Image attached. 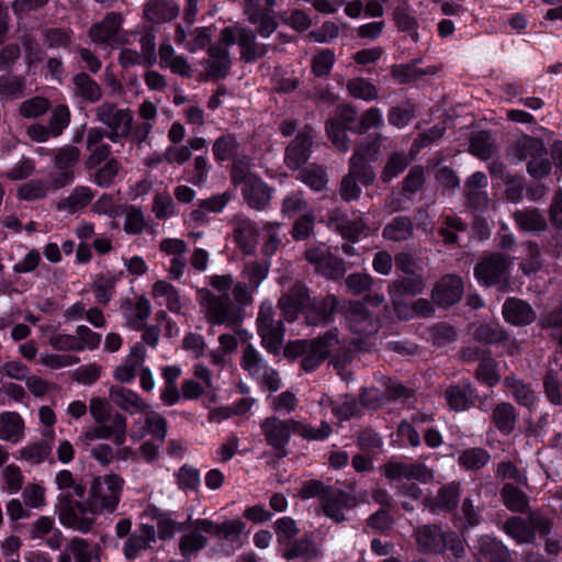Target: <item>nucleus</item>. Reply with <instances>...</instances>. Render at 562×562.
Returning a JSON list of instances; mask_svg holds the SVG:
<instances>
[{"label":"nucleus","mask_w":562,"mask_h":562,"mask_svg":"<svg viewBox=\"0 0 562 562\" xmlns=\"http://www.w3.org/2000/svg\"><path fill=\"white\" fill-rule=\"evenodd\" d=\"M338 342L337 330L335 329L316 339L292 341L286 345L285 353L292 358L301 357L303 370L311 372L321 366Z\"/></svg>","instance_id":"f257e3e1"},{"label":"nucleus","mask_w":562,"mask_h":562,"mask_svg":"<svg viewBox=\"0 0 562 562\" xmlns=\"http://www.w3.org/2000/svg\"><path fill=\"white\" fill-rule=\"evenodd\" d=\"M124 479L116 473L95 476L89 487L88 501L98 514L114 513L120 504Z\"/></svg>","instance_id":"f03ea898"},{"label":"nucleus","mask_w":562,"mask_h":562,"mask_svg":"<svg viewBox=\"0 0 562 562\" xmlns=\"http://www.w3.org/2000/svg\"><path fill=\"white\" fill-rule=\"evenodd\" d=\"M232 181L241 184V193L249 206L262 210L271 199L268 186L250 171V164L244 159H235L232 167Z\"/></svg>","instance_id":"7ed1b4c3"},{"label":"nucleus","mask_w":562,"mask_h":562,"mask_svg":"<svg viewBox=\"0 0 562 562\" xmlns=\"http://www.w3.org/2000/svg\"><path fill=\"white\" fill-rule=\"evenodd\" d=\"M199 297L205 318L212 325L233 327L244 318L241 308L233 304L228 294L214 295L210 291H200Z\"/></svg>","instance_id":"20e7f679"},{"label":"nucleus","mask_w":562,"mask_h":562,"mask_svg":"<svg viewBox=\"0 0 562 562\" xmlns=\"http://www.w3.org/2000/svg\"><path fill=\"white\" fill-rule=\"evenodd\" d=\"M57 513L63 526L83 533L91 530L94 518L99 515L88 499L80 502L70 498L59 499Z\"/></svg>","instance_id":"39448f33"},{"label":"nucleus","mask_w":562,"mask_h":562,"mask_svg":"<svg viewBox=\"0 0 562 562\" xmlns=\"http://www.w3.org/2000/svg\"><path fill=\"white\" fill-rule=\"evenodd\" d=\"M95 115L100 123L106 127L105 137L116 143L128 136L133 113L128 109H120L114 103L103 102L95 109Z\"/></svg>","instance_id":"423d86ee"},{"label":"nucleus","mask_w":562,"mask_h":562,"mask_svg":"<svg viewBox=\"0 0 562 562\" xmlns=\"http://www.w3.org/2000/svg\"><path fill=\"white\" fill-rule=\"evenodd\" d=\"M515 154L518 160L529 159L527 170L533 178H543L551 170V161L544 144L532 137H525L517 142Z\"/></svg>","instance_id":"0eeeda50"},{"label":"nucleus","mask_w":562,"mask_h":562,"mask_svg":"<svg viewBox=\"0 0 562 562\" xmlns=\"http://www.w3.org/2000/svg\"><path fill=\"white\" fill-rule=\"evenodd\" d=\"M240 366L250 376L267 386L271 392L280 389L281 380L278 372L267 364L260 352L251 345L243 350Z\"/></svg>","instance_id":"6e6552de"},{"label":"nucleus","mask_w":562,"mask_h":562,"mask_svg":"<svg viewBox=\"0 0 562 562\" xmlns=\"http://www.w3.org/2000/svg\"><path fill=\"white\" fill-rule=\"evenodd\" d=\"M374 172L369 165L364 164L361 153H355L350 158L349 172L344 177L340 187V195L344 200H355L360 195V187L357 179L361 183L368 186L374 181Z\"/></svg>","instance_id":"1a4fd4ad"},{"label":"nucleus","mask_w":562,"mask_h":562,"mask_svg":"<svg viewBox=\"0 0 562 562\" xmlns=\"http://www.w3.org/2000/svg\"><path fill=\"white\" fill-rule=\"evenodd\" d=\"M122 15L111 12L101 22L90 27L89 37L94 44L105 47L123 44L125 43V34L122 30Z\"/></svg>","instance_id":"9d476101"},{"label":"nucleus","mask_w":562,"mask_h":562,"mask_svg":"<svg viewBox=\"0 0 562 562\" xmlns=\"http://www.w3.org/2000/svg\"><path fill=\"white\" fill-rule=\"evenodd\" d=\"M126 417L122 414H115L111 419V425H97L82 431L78 438L83 446H90L94 440L112 439L116 446H122L126 441Z\"/></svg>","instance_id":"9b49d317"},{"label":"nucleus","mask_w":562,"mask_h":562,"mask_svg":"<svg viewBox=\"0 0 562 562\" xmlns=\"http://www.w3.org/2000/svg\"><path fill=\"white\" fill-rule=\"evenodd\" d=\"M306 260L314 266L317 273L328 278L338 279L346 273L344 262L333 256L325 245H317L305 251Z\"/></svg>","instance_id":"f8f14e48"},{"label":"nucleus","mask_w":562,"mask_h":562,"mask_svg":"<svg viewBox=\"0 0 562 562\" xmlns=\"http://www.w3.org/2000/svg\"><path fill=\"white\" fill-rule=\"evenodd\" d=\"M221 42L225 45L237 43L241 47L246 60H252L266 53L265 47L256 43L255 33L240 26L225 27L221 34Z\"/></svg>","instance_id":"ddd939ff"},{"label":"nucleus","mask_w":562,"mask_h":562,"mask_svg":"<svg viewBox=\"0 0 562 562\" xmlns=\"http://www.w3.org/2000/svg\"><path fill=\"white\" fill-rule=\"evenodd\" d=\"M143 419H136L130 431V438L137 442L145 436L150 435L158 440H164L167 435V422L162 415L148 408L143 412Z\"/></svg>","instance_id":"4468645a"},{"label":"nucleus","mask_w":562,"mask_h":562,"mask_svg":"<svg viewBox=\"0 0 562 562\" xmlns=\"http://www.w3.org/2000/svg\"><path fill=\"white\" fill-rule=\"evenodd\" d=\"M293 420H282L276 416L265 418L260 423V429L266 442L276 450L283 449L290 441L291 432H294Z\"/></svg>","instance_id":"2eb2a0df"},{"label":"nucleus","mask_w":562,"mask_h":562,"mask_svg":"<svg viewBox=\"0 0 562 562\" xmlns=\"http://www.w3.org/2000/svg\"><path fill=\"white\" fill-rule=\"evenodd\" d=\"M510 266L501 255H493L482 260L474 270L476 279L485 285L506 283L507 271Z\"/></svg>","instance_id":"dca6fc26"},{"label":"nucleus","mask_w":562,"mask_h":562,"mask_svg":"<svg viewBox=\"0 0 562 562\" xmlns=\"http://www.w3.org/2000/svg\"><path fill=\"white\" fill-rule=\"evenodd\" d=\"M159 250L171 258L168 273L172 279L179 280L187 267V244L179 238H165L159 244Z\"/></svg>","instance_id":"f3484780"},{"label":"nucleus","mask_w":562,"mask_h":562,"mask_svg":"<svg viewBox=\"0 0 562 562\" xmlns=\"http://www.w3.org/2000/svg\"><path fill=\"white\" fill-rule=\"evenodd\" d=\"M384 475L393 481L416 480L424 483L432 479L431 471L420 463L389 462L384 467Z\"/></svg>","instance_id":"a211bd4d"},{"label":"nucleus","mask_w":562,"mask_h":562,"mask_svg":"<svg viewBox=\"0 0 562 562\" xmlns=\"http://www.w3.org/2000/svg\"><path fill=\"white\" fill-rule=\"evenodd\" d=\"M463 294L462 280L453 274L445 276L432 291V300L441 306H449L460 301Z\"/></svg>","instance_id":"6ab92c4d"},{"label":"nucleus","mask_w":562,"mask_h":562,"mask_svg":"<svg viewBox=\"0 0 562 562\" xmlns=\"http://www.w3.org/2000/svg\"><path fill=\"white\" fill-rule=\"evenodd\" d=\"M150 296L157 305L166 306L170 312L176 314L182 313L184 301L179 291L168 281H156L153 284Z\"/></svg>","instance_id":"aec40b11"},{"label":"nucleus","mask_w":562,"mask_h":562,"mask_svg":"<svg viewBox=\"0 0 562 562\" xmlns=\"http://www.w3.org/2000/svg\"><path fill=\"white\" fill-rule=\"evenodd\" d=\"M155 540L156 527L154 525L143 524L124 542V557L128 560L137 558L143 551L147 550Z\"/></svg>","instance_id":"412c9836"},{"label":"nucleus","mask_w":562,"mask_h":562,"mask_svg":"<svg viewBox=\"0 0 562 562\" xmlns=\"http://www.w3.org/2000/svg\"><path fill=\"white\" fill-rule=\"evenodd\" d=\"M312 132H300L286 148L285 162L289 168L297 169L307 161L311 154Z\"/></svg>","instance_id":"4be33fe9"},{"label":"nucleus","mask_w":562,"mask_h":562,"mask_svg":"<svg viewBox=\"0 0 562 562\" xmlns=\"http://www.w3.org/2000/svg\"><path fill=\"white\" fill-rule=\"evenodd\" d=\"M109 396L117 407L131 415L142 414L150 408V405L136 392L123 386H112Z\"/></svg>","instance_id":"5701e85b"},{"label":"nucleus","mask_w":562,"mask_h":562,"mask_svg":"<svg viewBox=\"0 0 562 562\" xmlns=\"http://www.w3.org/2000/svg\"><path fill=\"white\" fill-rule=\"evenodd\" d=\"M356 113L349 109H342L337 117L326 123V130L333 145L340 151H347L349 148V138L345 126L355 120Z\"/></svg>","instance_id":"b1692460"},{"label":"nucleus","mask_w":562,"mask_h":562,"mask_svg":"<svg viewBox=\"0 0 562 562\" xmlns=\"http://www.w3.org/2000/svg\"><path fill=\"white\" fill-rule=\"evenodd\" d=\"M346 319L356 334H372L378 330V324L361 302L349 303Z\"/></svg>","instance_id":"393cba45"},{"label":"nucleus","mask_w":562,"mask_h":562,"mask_svg":"<svg viewBox=\"0 0 562 562\" xmlns=\"http://www.w3.org/2000/svg\"><path fill=\"white\" fill-rule=\"evenodd\" d=\"M104 131L99 127H91L87 132V150L89 156L86 160V167L93 169L104 161L110 154V146L103 143Z\"/></svg>","instance_id":"a878e982"},{"label":"nucleus","mask_w":562,"mask_h":562,"mask_svg":"<svg viewBox=\"0 0 562 562\" xmlns=\"http://www.w3.org/2000/svg\"><path fill=\"white\" fill-rule=\"evenodd\" d=\"M310 301L307 290L301 283H295L289 293H284L278 303L284 318L286 321H294L299 311L304 307Z\"/></svg>","instance_id":"bb28decb"},{"label":"nucleus","mask_w":562,"mask_h":562,"mask_svg":"<svg viewBox=\"0 0 562 562\" xmlns=\"http://www.w3.org/2000/svg\"><path fill=\"white\" fill-rule=\"evenodd\" d=\"M424 290V282L419 274L413 272L405 274L401 280L393 283L390 288V293L393 300V304L396 313L400 316L408 317L409 314H402L401 302L397 297V293L403 292L408 295L420 294Z\"/></svg>","instance_id":"cd10ccee"},{"label":"nucleus","mask_w":562,"mask_h":562,"mask_svg":"<svg viewBox=\"0 0 562 562\" xmlns=\"http://www.w3.org/2000/svg\"><path fill=\"white\" fill-rule=\"evenodd\" d=\"M198 528L205 533L223 537L227 541H235L245 530L246 525L239 519L227 520L221 525H215L209 519H198Z\"/></svg>","instance_id":"c85d7f7f"},{"label":"nucleus","mask_w":562,"mask_h":562,"mask_svg":"<svg viewBox=\"0 0 562 562\" xmlns=\"http://www.w3.org/2000/svg\"><path fill=\"white\" fill-rule=\"evenodd\" d=\"M503 315L513 325L524 326L532 323L536 313L532 307L519 299H508L503 305Z\"/></svg>","instance_id":"c756f323"},{"label":"nucleus","mask_w":562,"mask_h":562,"mask_svg":"<svg viewBox=\"0 0 562 562\" xmlns=\"http://www.w3.org/2000/svg\"><path fill=\"white\" fill-rule=\"evenodd\" d=\"M355 506V498L347 493L336 491L329 493L323 501V510L336 522L346 519L344 509Z\"/></svg>","instance_id":"7c9ffc66"},{"label":"nucleus","mask_w":562,"mask_h":562,"mask_svg":"<svg viewBox=\"0 0 562 562\" xmlns=\"http://www.w3.org/2000/svg\"><path fill=\"white\" fill-rule=\"evenodd\" d=\"M179 7L172 0H151L144 9V16L153 23H164L176 19Z\"/></svg>","instance_id":"2f4dec72"},{"label":"nucleus","mask_w":562,"mask_h":562,"mask_svg":"<svg viewBox=\"0 0 562 562\" xmlns=\"http://www.w3.org/2000/svg\"><path fill=\"white\" fill-rule=\"evenodd\" d=\"M447 537L437 526H423L416 531L418 546L430 552H441L447 544Z\"/></svg>","instance_id":"473e14b6"},{"label":"nucleus","mask_w":562,"mask_h":562,"mask_svg":"<svg viewBox=\"0 0 562 562\" xmlns=\"http://www.w3.org/2000/svg\"><path fill=\"white\" fill-rule=\"evenodd\" d=\"M94 194L88 187H76L71 193L57 202V209L68 214H75L90 204Z\"/></svg>","instance_id":"72a5a7b5"},{"label":"nucleus","mask_w":562,"mask_h":562,"mask_svg":"<svg viewBox=\"0 0 562 562\" xmlns=\"http://www.w3.org/2000/svg\"><path fill=\"white\" fill-rule=\"evenodd\" d=\"M24 437V422L18 413L5 412L0 414V439L19 442Z\"/></svg>","instance_id":"f704fd0d"},{"label":"nucleus","mask_w":562,"mask_h":562,"mask_svg":"<svg viewBox=\"0 0 562 562\" xmlns=\"http://www.w3.org/2000/svg\"><path fill=\"white\" fill-rule=\"evenodd\" d=\"M145 353L146 351L143 346L137 345L133 347L127 360L115 369L114 378L123 383L133 381L137 370L144 362Z\"/></svg>","instance_id":"c9c22d12"},{"label":"nucleus","mask_w":562,"mask_h":562,"mask_svg":"<svg viewBox=\"0 0 562 562\" xmlns=\"http://www.w3.org/2000/svg\"><path fill=\"white\" fill-rule=\"evenodd\" d=\"M328 226L338 232L344 238L352 241L366 234L367 224L362 220L351 221L342 215L334 214L328 220Z\"/></svg>","instance_id":"e433bc0d"},{"label":"nucleus","mask_w":562,"mask_h":562,"mask_svg":"<svg viewBox=\"0 0 562 562\" xmlns=\"http://www.w3.org/2000/svg\"><path fill=\"white\" fill-rule=\"evenodd\" d=\"M487 186V178L483 172H474L465 183V194L470 203L477 210L488 203L487 193L484 189Z\"/></svg>","instance_id":"4c0bfd02"},{"label":"nucleus","mask_w":562,"mask_h":562,"mask_svg":"<svg viewBox=\"0 0 562 562\" xmlns=\"http://www.w3.org/2000/svg\"><path fill=\"white\" fill-rule=\"evenodd\" d=\"M234 238L245 254H251L257 245L258 232L249 220L240 218L235 222Z\"/></svg>","instance_id":"58836bf2"},{"label":"nucleus","mask_w":562,"mask_h":562,"mask_svg":"<svg viewBox=\"0 0 562 562\" xmlns=\"http://www.w3.org/2000/svg\"><path fill=\"white\" fill-rule=\"evenodd\" d=\"M517 227L524 232L540 233L547 228V220L538 209H524L514 213Z\"/></svg>","instance_id":"ea45409f"},{"label":"nucleus","mask_w":562,"mask_h":562,"mask_svg":"<svg viewBox=\"0 0 562 562\" xmlns=\"http://www.w3.org/2000/svg\"><path fill=\"white\" fill-rule=\"evenodd\" d=\"M282 557L286 560L299 559L303 562H310L319 557V549L311 539L303 538L293 544L286 546Z\"/></svg>","instance_id":"a19ab883"},{"label":"nucleus","mask_w":562,"mask_h":562,"mask_svg":"<svg viewBox=\"0 0 562 562\" xmlns=\"http://www.w3.org/2000/svg\"><path fill=\"white\" fill-rule=\"evenodd\" d=\"M459 498V485L456 483H450L446 486H442L436 498L426 499V505L430 508L431 512L439 510H451L457 506V502Z\"/></svg>","instance_id":"79ce46f5"},{"label":"nucleus","mask_w":562,"mask_h":562,"mask_svg":"<svg viewBox=\"0 0 562 562\" xmlns=\"http://www.w3.org/2000/svg\"><path fill=\"white\" fill-rule=\"evenodd\" d=\"M475 397L474 390L470 383L450 386L446 391V400L454 411H464Z\"/></svg>","instance_id":"37998d69"},{"label":"nucleus","mask_w":562,"mask_h":562,"mask_svg":"<svg viewBox=\"0 0 562 562\" xmlns=\"http://www.w3.org/2000/svg\"><path fill=\"white\" fill-rule=\"evenodd\" d=\"M477 554L480 562H504L507 558L503 546L488 536L479 540Z\"/></svg>","instance_id":"c03bdc74"},{"label":"nucleus","mask_w":562,"mask_h":562,"mask_svg":"<svg viewBox=\"0 0 562 562\" xmlns=\"http://www.w3.org/2000/svg\"><path fill=\"white\" fill-rule=\"evenodd\" d=\"M75 94L89 102H97L102 97L100 86L88 75L77 74L74 79Z\"/></svg>","instance_id":"a18cd8bd"},{"label":"nucleus","mask_w":562,"mask_h":562,"mask_svg":"<svg viewBox=\"0 0 562 562\" xmlns=\"http://www.w3.org/2000/svg\"><path fill=\"white\" fill-rule=\"evenodd\" d=\"M238 150V143L234 135L227 134L217 138L213 144V154L216 160L224 161L229 158H233V162L235 159H244L250 164V159L246 156H237L236 153Z\"/></svg>","instance_id":"49530a36"},{"label":"nucleus","mask_w":562,"mask_h":562,"mask_svg":"<svg viewBox=\"0 0 562 562\" xmlns=\"http://www.w3.org/2000/svg\"><path fill=\"white\" fill-rule=\"evenodd\" d=\"M52 446L46 441H36L26 445L18 451V459L32 465L43 463L50 454Z\"/></svg>","instance_id":"de8ad7c7"},{"label":"nucleus","mask_w":562,"mask_h":562,"mask_svg":"<svg viewBox=\"0 0 562 562\" xmlns=\"http://www.w3.org/2000/svg\"><path fill=\"white\" fill-rule=\"evenodd\" d=\"M492 419L502 434L509 435L516 424L515 408L508 403H501L493 409Z\"/></svg>","instance_id":"09e8293b"},{"label":"nucleus","mask_w":562,"mask_h":562,"mask_svg":"<svg viewBox=\"0 0 562 562\" xmlns=\"http://www.w3.org/2000/svg\"><path fill=\"white\" fill-rule=\"evenodd\" d=\"M413 223L406 216L393 218L383 229V237L393 240L402 241L412 236Z\"/></svg>","instance_id":"8fccbe9b"},{"label":"nucleus","mask_w":562,"mask_h":562,"mask_svg":"<svg viewBox=\"0 0 562 562\" xmlns=\"http://www.w3.org/2000/svg\"><path fill=\"white\" fill-rule=\"evenodd\" d=\"M258 334L261 337L262 346L270 352L277 353L283 344V326L276 322L266 327H259Z\"/></svg>","instance_id":"3c124183"},{"label":"nucleus","mask_w":562,"mask_h":562,"mask_svg":"<svg viewBox=\"0 0 562 562\" xmlns=\"http://www.w3.org/2000/svg\"><path fill=\"white\" fill-rule=\"evenodd\" d=\"M116 282L117 277L112 273L100 274L94 279L92 292L100 304L106 305L111 301Z\"/></svg>","instance_id":"603ef678"},{"label":"nucleus","mask_w":562,"mask_h":562,"mask_svg":"<svg viewBox=\"0 0 562 562\" xmlns=\"http://www.w3.org/2000/svg\"><path fill=\"white\" fill-rule=\"evenodd\" d=\"M348 93L363 101H373L378 98V89L375 86L366 78L357 77L347 82Z\"/></svg>","instance_id":"864d4df0"},{"label":"nucleus","mask_w":562,"mask_h":562,"mask_svg":"<svg viewBox=\"0 0 562 562\" xmlns=\"http://www.w3.org/2000/svg\"><path fill=\"white\" fill-rule=\"evenodd\" d=\"M321 405L329 404L331 413L340 420H347L360 414V406L352 397H345L342 401L333 402L329 398L321 400Z\"/></svg>","instance_id":"5fc2aeb1"},{"label":"nucleus","mask_w":562,"mask_h":562,"mask_svg":"<svg viewBox=\"0 0 562 562\" xmlns=\"http://www.w3.org/2000/svg\"><path fill=\"white\" fill-rule=\"evenodd\" d=\"M247 3H248V8H247V14H248V20L250 23L255 24V25H258V31L259 33L261 34V36L263 37H268L270 34H272L277 27V23L274 21V19L268 14V13H262L260 11H251V7L254 4V2H256L257 0H246Z\"/></svg>","instance_id":"6e6d98bb"},{"label":"nucleus","mask_w":562,"mask_h":562,"mask_svg":"<svg viewBox=\"0 0 562 562\" xmlns=\"http://www.w3.org/2000/svg\"><path fill=\"white\" fill-rule=\"evenodd\" d=\"M95 549V546H92L86 539L74 538L61 554H68L70 559L74 557L76 562H91Z\"/></svg>","instance_id":"4d7b16f0"},{"label":"nucleus","mask_w":562,"mask_h":562,"mask_svg":"<svg viewBox=\"0 0 562 562\" xmlns=\"http://www.w3.org/2000/svg\"><path fill=\"white\" fill-rule=\"evenodd\" d=\"M269 266L260 262H248L245 265L241 277L252 290H257L262 281L268 277Z\"/></svg>","instance_id":"13d9d810"},{"label":"nucleus","mask_w":562,"mask_h":562,"mask_svg":"<svg viewBox=\"0 0 562 562\" xmlns=\"http://www.w3.org/2000/svg\"><path fill=\"white\" fill-rule=\"evenodd\" d=\"M193 528L192 532L184 535L180 540V551L184 557L203 549L206 544V538L202 535L204 531L198 528V520L194 521Z\"/></svg>","instance_id":"bf43d9fd"},{"label":"nucleus","mask_w":562,"mask_h":562,"mask_svg":"<svg viewBox=\"0 0 562 562\" xmlns=\"http://www.w3.org/2000/svg\"><path fill=\"white\" fill-rule=\"evenodd\" d=\"M417 60L411 64H401L392 67V76L400 83H407L415 80H418L424 75L428 72H434L432 70H425L417 66Z\"/></svg>","instance_id":"052dcab7"},{"label":"nucleus","mask_w":562,"mask_h":562,"mask_svg":"<svg viewBox=\"0 0 562 562\" xmlns=\"http://www.w3.org/2000/svg\"><path fill=\"white\" fill-rule=\"evenodd\" d=\"M490 461V454L482 448H470L461 452L459 463L468 470L483 468Z\"/></svg>","instance_id":"680f3d73"},{"label":"nucleus","mask_w":562,"mask_h":562,"mask_svg":"<svg viewBox=\"0 0 562 562\" xmlns=\"http://www.w3.org/2000/svg\"><path fill=\"white\" fill-rule=\"evenodd\" d=\"M231 60L228 52L225 48L213 47L210 50L207 60V70L213 76H224L229 68Z\"/></svg>","instance_id":"e2e57ef3"},{"label":"nucleus","mask_w":562,"mask_h":562,"mask_svg":"<svg viewBox=\"0 0 562 562\" xmlns=\"http://www.w3.org/2000/svg\"><path fill=\"white\" fill-rule=\"evenodd\" d=\"M292 425L294 426V432L308 440H324L331 434V427L327 422H323L318 428L299 420H293Z\"/></svg>","instance_id":"0e129e2a"},{"label":"nucleus","mask_w":562,"mask_h":562,"mask_svg":"<svg viewBox=\"0 0 562 562\" xmlns=\"http://www.w3.org/2000/svg\"><path fill=\"white\" fill-rule=\"evenodd\" d=\"M297 179L314 191H322L327 184V178L324 169L317 166H312L302 170Z\"/></svg>","instance_id":"69168bd1"},{"label":"nucleus","mask_w":562,"mask_h":562,"mask_svg":"<svg viewBox=\"0 0 562 562\" xmlns=\"http://www.w3.org/2000/svg\"><path fill=\"white\" fill-rule=\"evenodd\" d=\"M146 227V221L143 212L135 207L128 206L124 212L123 229L126 234H140Z\"/></svg>","instance_id":"338daca9"},{"label":"nucleus","mask_w":562,"mask_h":562,"mask_svg":"<svg viewBox=\"0 0 562 562\" xmlns=\"http://www.w3.org/2000/svg\"><path fill=\"white\" fill-rule=\"evenodd\" d=\"M120 170L121 164L119 162V160L115 158H111L103 165V167L97 170L94 175V182L99 187H109L113 183Z\"/></svg>","instance_id":"774afa93"}]
</instances>
